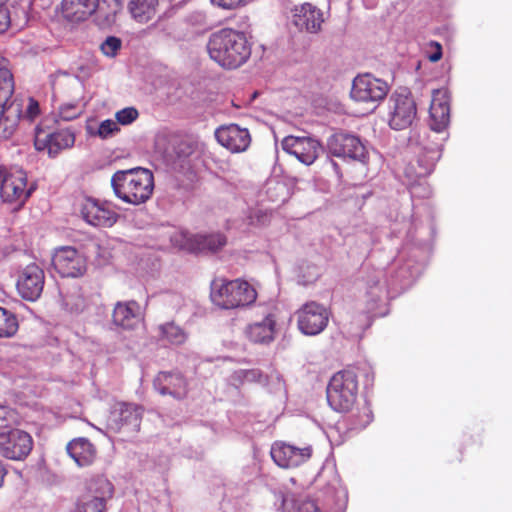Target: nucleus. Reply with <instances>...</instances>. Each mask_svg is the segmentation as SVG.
I'll list each match as a JSON object with an SVG mask.
<instances>
[{
  "instance_id": "f257e3e1",
  "label": "nucleus",
  "mask_w": 512,
  "mask_h": 512,
  "mask_svg": "<svg viewBox=\"0 0 512 512\" xmlns=\"http://www.w3.org/2000/svg\"><path fill=\"white\" fill-rule=\"evenodd\" d=\"M210 58L224 69H236L251 56V44L240 31L224 28L212 33L207 43Z\"/></svg>"
},
{
  "instance_id": "f03ea898",
  "label": "nucleus",
  "mask_w": 512,
  "mask_h": 512,
  "mask_svg": "<svg viewBox=\"0 0 512 512\" xmlns=\"http://www.w3.org/2000/svg\"><path fill=\"white\" fill-rule=\"evenodd\" d=\"M115 196L123 202L140 205L150 199L154 189V177L150 170L136 167L116 171L111 177Z\"/></svg>"
},
{
  "instance_id": "7ed1b4c3",
  "label": "nucleus",
  "mask_w": 512,
  "mask_h": 512,
  "mask_svg": "<svg viewBox=\"0 0 512 512\" xmlns=\"http://www.w3.org/2000/svg\"><path fill=\"white\" fill-rule=\"evenodd\" d=\"M210 298L221 309H236L254 303L257 292L246 281L218 279L211 284Z\"/></svg>"
},
{
  "instance_id": "20e7f679",
  "label": "nucleus",
  "mask_w": 512,
  "mask_h": 512,
  "mask_svg": "<svg viewBox=\"0 0 512 512\" xmlns=\"http://www.w3.org/2000/svg\"><path fill=\"white\" fill-rule=\"evenodd\" d=\"M357 376L352 371L335 373L327 386V401L337 412H348L356 402Z\"/></svg>"
},
{
  "instance_id": "39448f33",
  "label": "nucleus",
  "mask_w": 512,
  "mask_h": 512,
  "mask_svg": "<svg viewBox=\"0 0 512 512\" xmlns=\"http://www.w3.org/2000/svg\"><path fill=\"white\" fill-rule=\"evenodd\" d=\"M35 189L27 184V175L22 169L9 171L0 168V197L4 202L22 206Z\"/></svg>"
},
{
  "instance_id": "423d86ee",
  "label": "nucleus",
  "mask_w": 512,
  "mask_h": 512,
  "mask_svg": "<svg viewBox=\"0 0 512 512\" xmlns=\"http://www.w3.org/2000/svg\"><path fill=\"white\" fill-rule=\"evenodd\" d=\"M171 242L179 249L192 253H215L227 244V238L221 233L191 234L185 231L175 232Z\"/></svg>"
},
{
  "instance_id": "0eeeda50",
  "label": "nucleus",
  "mask_w": 512,
  "mask_h": 512,
  "mask_svg": "<svg viewBox=\"0 0 512 512\" xmlns=\"http://www.w3.org/2000/svg\"><path fill=\"white\" fill-rule=\"evenodd\" d=\"M388 91L387 82L366 73L353 80L351 98L373 110L386 97Z\"/></svg>"
},
{
  "instance_id": "6e6552de",
  "label": "nucleus",
  "mask_w": 512,
  "mask_h": 512,
  "mask_svg": "<svg viewBox=\"0 0 512 512\" xmlns=\"http://www.w3.org/2000/svg\"><path fill=\"white\" fill-rule=\"evenodd\" d=\"M143 409L131 403L113 405L107 418V428L115 433H137L140 430Z\"/></svg>"
},
{
  "instance_id": "1a4fd4ad",
  "label": "nucleus",
  "mask_w": 512,
  "mask_h": 512,
  "mask_svg": "<svg viewBox=\"0 0 512 512\" xmlns=\"http://www.w3.org/2000/svg\"><path fill=\"white\" fill-rule=\"evenodd\" d=\"M113 488L106 478H98L88 484L87 492L76 503L74 512H104L106 501Z\"/></svg>"
},
{
  "instance_id": "9d476101",
  "label": "nucleus",
  "mask_w": 512,
  "mask_h": 512,
  "mask_svg": "<svg viewBox=\"0 0 512 512\" xmlns=\"http://www.w3.org/2000/svg\"><path fill=\"white\" fill-rule=\"evenodd\" d=\"M75 143V133L70 128L47 132L41 127L35 130L34 145L38 151H47L50 157H56L61 151L70 149Z\"/></svg>"
},
{
  "instance_id": "9b49d317",
  "label": "nucleus",
  "mask_w": 512,
  "mask_h": 512,
  "mask_svg": "<svg viewBox=\"0 0 512 512\" xmlns=\"http://www.w3.org/2000/svg\"><path fill=\"white\" fill-rule=\"evenodd\" d=\"M328 151L336 157H348L363 164L368 162V151L361 140L351 134L335 133L327 140Z\"/></svg>"
},
{
  "instance_id": "f8f14e48",
  "label": "nucleus",
  "mask_w": 512,
  "mask_h": 512,
  "mask_svg": "<svg viewBox=\"0 0 512 512\" xmlns=\"http://www.w3.org/2000/svg\"><path fill=\"white\" fill-rule=\"evenodd\" d=\"M416 117V104L408 93H393L389 99V125L394 130L408 128Z\"/></svg>"
},
{
  "instance_id": "ddd939ff",
  "label": "nucleus",
  "mask_w": 512,
  "mask_h": 512,
  "mask_svg": "<svg viewBox=\"0 0 512 512\" xmlns=\"http://www.w3.org/2000/svg\"><path fill=\"white\" fill-rule=\"evenodd\" d=\"M52 265L62 277H79L87 268L85 256L72 246H63L55 250Z\"/></svg>"
},
{
  "instance_id": "4468645a",
  "label": "nucleus",
  "mask_w": 512,
  "mask_h": 512,
  "mask_svg": "<svg viewBox=\"0 0 512 512\" xmlns=\"http://www.w3.org/2000/svg\"><path fill=\"white\" fill-rule=\"evenodd\" d=\"M328 320V311L316 302L306 303L297 311L298 328L305 335L314 336L321 333Z\"/></svg>"
},
{
  "instance_id": "2eb2a0df",
  "label": "nucleus",
  "mask_w": 512,
  "mask_h": 512,
  "mask_svg": "<svg viewBox=\"0 0 512 512\" xmlns=\"http://www.w3.org/2000/svg\"><path fill=\"white\" fill-rule=\"evenodd\" d=\"M31 436L19 429H10L0 436V454L11 460H22L32 450Z\"/></svg>"
},
{
  "instance_id": "dca6fc26",
  "label": "nucleus",
  "mask_w": 512,
  "mask_h": 512,
  "mask_svg": "<svg viewBox=\"0 0 512 512\" xmlns=\"http://www.w3.org/2000/svg\"><path fill=\"white\" fill-rule=\"evenodd\" d=\"M44 271L35 263L24 267L18 276L16 287L21 297L28 301L37 300L44 287Z\"/></svg>"
},
{
  "instance_id": "f3484780",
  "label": "nucleus",
  "mask_w": 512,
  "mask_h": 512,
  "mask_svg": "<svg viewBox=\"0 0 512 512\" xmlns=\"http://www.w3.org/2000/svg\"><path fill=\"white\" fill-rule=\"evenodd\" d=\"M282 148L308 166L313 164L322 152L319 141L311 137L287 136L282 141Z\"/></svg>"
},
{
  "instance_id": "a211bd4d",
  "label": "nucleus",
  "mask_w": 512,
  "mask_h": 512,
  "mask_svg": "<svg viewBox=\"0 0 512 512\" xmlns=\"http://www.w3.org/2000/svg\"><path fill=\"white\" fill-rule=\"evenodd\" d=\"M217 142L232 153L244 152L251 143V136L246 128L231 123L222 125L215 130Z\"/></svg>"
},
{
  "instance_id": "6ab92c4d",
  "label": "nucleus",
  "mask_w": 512,
  "mask_h": 512,
  "mask_svg": "<svg viewBox=\"0 0 512 512\" xmlns=\"http://www.w3.org/2000/svg\"><path fill=\"white\" fill-rule=\"evenodd\" d=\"M312 454V448L306 446L298 448L293 445L276 442L271 448V457L282 468H294L306 462Z\"/></svg>"
},
{
  "instance_id": "aec40b11",
  "label": "nucleus",
  "mask_w": 512,
  "mask_h": 512,
  "mask_svg": "<svg viewBox=\"0 0 512 512\" xmlns=\"http://www.w3.org/2000/svg\"><path fill=\"white\" fill-rule=\"evenodd\" d=\"M323 22V12L311 3L295 6L292 10V24L300 32L318 33Z\"/></svg>"
},
{
  "instance_id": "412c9836",
  "label": "nucleus",
  "mask_w": 512,
  "mask_h": 512,
  "mask_svg": "<svg viewBox=\"0 0 512 512\" xmlns=\"http://www.w3.org/2000/svg\"><path fill=\"white\" fill-rule=\"evenodd\" d=\"M84 220L95 227H111L118 219V214L111 210L106 202L87 199L81 210Z\"/></svg>"
},
{
  "instance_id": "4be33fe9",
  "label": "nucleus",
  "mask_w": 512,
  "mask_h": 512,
  "mask_svg": "<svg viewBox=\"0 0 512 512\" xmlns=\"http://www.w3.org/2000/svg\"><path fill=\"white\" fill-rule=\"evenodd\" d=\"M429 113L432 130L441 132L448 126L450 122V106L447 90L436 89L433 91Z\"/></svg>"
},
{
  "instance_id": "5701e85b",
  "label": "nucleus",
  "mask_w": 512,
  "mask_h": 512,
  "mask_svg": "<svg viewBox=\"0 0 512 512\" xmlns=\"http://www.w3.org/2000/svg\"><path fill=\"white\" fill-rule=\"evenodd\" d=\"M23 112L21 99L13 98L9 103H0V139H10L17 131Z\"/></svg>"
},
{
  "instance_id": "b1692460",
  "label": "nucleus",
  "mask_w": 512,
  "mask_h": 512,
  "mask_svg": "<svg viewBox=\"0 0 512 512\" xmlns=\"http://www.w3.org/2000/svg\"><path fill=\"white\" fill-rule=\"evenodd\" d=\"M153 385L161 395H170L175 399H183L187 395V382L178 373L161 372L155 378Z\"/></svg>"
},
{
  "instance_id": "393cba45",
  "label": "nucleus",
  "mask_w": 512,
  "mask_h": 512,
  "mask_svg": "<svg viewBox=\"0 0 512 512\" xmlns=\"http://www.w3.org/2000/svg\"><path fill=\"white\" fill-rule=\"evenodd\" d=\"M69 456L79 467L91 465L97 456V449L87 438L79 437L71 440L66 447Z\"/></svg>"
},
{
  "instance_id": "a878e982",
  "label": "nucleus",
  "mask_w": 512,
  "mask_h": 512,
  "mask_svg": "<svg viewBox=\"0 0 512 512\" xmlns=\"http://www.w3.org/2000/svg\"><path fill=\"white\" fill-rule=\"evenodd\" d=\"M97 3L98 0H62V13L69 21H84L95 12Z\"/></svg>"
},
{
  "instance_id": "bb28decb",
  "label": "nucleus",
  "mask_w": 512,
  "mask_h": 512,
  "mask_svg": "<svg viewBox=\"0 0 512 512\" xmlns=\"http://www.w3.org/2000/svg\"><path fill=\"white\" fill-rule=\"evenodd\" d=\"M122 7L121 0H98L97 7L94 12L96 25L101 29H107L114 26Z\"/></svg>"
},
{
  "instance_id": "cd10ccee",
  "label": "nucleus",
  "mask_w": 512,
  "mask_h": 512,
  "mask_svg": "<svg viewBox=\"0 0 512 512\" xmlns=\"http://www.w3.org/2000/svg\"><path fill=\"white\" fill-rule=\"evenodd\" d=\"M441 151V146L437 143L421 144L417 159L418 168L415 169V176L424 177L430 174L441 157Z\"/></svg>"
},
{
  "instance_id": "c85d7f7f",
  "label": "nucleus",
  "mask_w": 512,
  "mask_h": 512,
  "mask_svg": "<svg viewBox=\"0 0 512 512\" xmlns=\"http://www.w3.org/2000/svg\"><path fill=\"white\" fill-rule=\"evenodd\" d=\"M246 336L254 343H269L275 335V319L269 314L261 321L249 324L245 329Z\"/></svg>"
},
{
  "instance_id": "c756f323",
  "label": "nucleus",
  "mask_w": 512,
  "mask_h": 512,
  "mask_svg": "<svg viewBox=\"0 0 512 512\" xmlns=\"http://www.w3.org/2000/svg\"><path fill=\"white\" fill-rule=\"evenodd\" d=\"M139 304L136 301L118 302L113 310V322L117 326L132 328L139 316Z\"/></svg>"
},
{
  "instance_id": "7c9ffc66",
  "label": "nucleus",
  "mask_w": 512,
  "mask_h": 512,
  "mask_svg": "<svg viewBox=\"0 0 512 512\" xmlns=\"http://www.w3.org/2000/svg\"><path fill=\"white\" fill-rule=\"evenodd\" d=\"M275 496L280 501V508L285 512H321L312 500L303 501L299 507L296 506V494L287 487L284 490H279Z\"/></svg>"
},
{
  "instance_id": "2f4dec72",
  "label": "nucleus",
  "mask_w": 512,
  "mask_h": 512,
  "mask_svg": "<svg viewBox=\"0 0 512 512\" xmlns=\"http://www.w3.org/2000/svg\"><path fill=\"white\" fill-rule=\"evenodd\" d=\"M157 3L158 0H131L129 10L135 20L145 23L154 16Z\"/></svg>"
},
{
  "instance_id": "473e14b6",
  "label": "nucleus",
  "mask_w": 512,
  "mask_h": 512,
  "mask_svg": "<svg viewBox=\"0 0 512 512\" xmlns=\"http://www.w3.org/2000/svg\"><path fill=\"white\" fill-rule=\"evenodd\" d=\"M14 79L11 71L7 68V61L0 64V103H9L13 99Z\"/></svg>"
},
{
  "instance_id": "72a5a7b5",
  "label": "nucleus",
  "mask_w": 512,
  "mask_h": 512,
  "mask_svg": "<svg viewBox=\"0 0 512 512\" xmlns=\"http://www.w3.org/2000/svg\"><path fill=\"white\" fill-rule=\"evenodd\" d=\"M159 331L162 338L174 345L183 344L187 339L186 332L173 322L159 326Z\"/></svg>"
},
{
  "instance_id": "f704fd0d",
  "label": "nucleus",
  "mask_w": 512,
  "mask_h": 512,
  "mask_svg": "<svg viewBox=\"0 0 512 512\" xmlns=\"http://www.w3.org/2000/svg\"><path fill=\"white\" fill-rule=\"evenodd\" d=\"M18 330V321L14 314L0 307V338L12 337Z\"/></svg>"
},
{
  "instance_id": "c9c22d12",
  "label": "nucleus",
  "mask_w": 512,
  "mask_h": 512,
  "mask_svg": "<svg viewBox=\"0 0 512 512\" xmlns=\"http://www.w3.org/2000/svg\"><path fill=\"white\" fill-rule=\"evenodd\" d=\"M66 307L74 313H81L87 308V301L79 292H73L64 299Z\"/></svg>"
},
{
  "instance_id": "e433bc0d",
  "label": "nucleus",
  "mask_w": 512,
  "mask_h": 512,
  "mask_svg": "<svg viewBox=\"0 0 512 512\" xmlns=\"http://www.w3.org/2000/svg\"><path fill=\"white\" fill-rule=\"evenodd\" d=\"M122 47V41L115 36L107 37L100 45L101 52L107 57H115Z\"/></svg>"
},
{
  "instance_id": "4c0bfd02",
  "label": "nucleus",
  "mask_w": 512,
  "mask_h": 512,
  "mask_svg": "<svg viewBox=\"0 0 512 512\" xmlns=\"http://www.w3.org/2000/svg\"><path fill=\"white\" fill-rule=\"evenodd\" d=\"M239 377L244 382H250V383H259L263 385H268V377L265 376L260 370L258 369H250V370H241L238 372Z\"/></svg>"
},
{
  "instance_id": "58836bf2",
  "label": "nucleus",
  "mask_w": 512,
  "mask_h": 512,
  "mask_svg": "<svg viewBox=\"0 0 512 512\" xmlns=\"http://www.w3.org/2000/svg\"><path fill=\"white\" fill-rule=\"evenodd\" d=\"M119 131L120 128L117 122L111 119H107L100 123L95 135L99 136L102 139H107L109 137H112Z\"/></svg>"
},
{
  "instance_id": "ea45409f",
  "label": "nucleus",
  "mask_w": 512,
  "mask_h": 512,
  "mask_svg": "<svg viewBox=\"0 0 512 512\" xmlns=\"http://www.w3.org/2000/svg\"><path fill=\"white\" fill-rule=\"evenodd\" d=\"M138 115V111L135 108L127 107L116 112L115 117L117 124L129 125L138 118Z\"/></svg>"
},
{
  "instance_id": "a19ab883",
  "label": "nucleus",
  "mask_w": 512,
  "mask_h": 512,
  "mask_svg": "<svg viewBox=\"0 0 512 512\" xmlns=\"http://www.w3.org/2000/svg\"><path fill=\"white\" fill-rule=\"evenodd\" d=\"M15 417L12 410L0 405V436L5 434L14 423Z\"/></svg>"
},
{
  "instance_id": "79ce46f5",
  "label": "nucleus",
  "mask_w": 512,
  "mask_h": 512,
  "mask_svg": "<svg viewBox=\"0 0 512 512\" xmlns=\"http://www.w3.org/2000/svg\"><path fill=\"white\" fill-rule=\"evenodd\" d=\"M82 114V109L75 104H65L60 107L59 116L65 121L73 120Z\"/></svg>"
},
{
  "instance_id": "37998d69",
  "label": "nucleus",
  "mask_w": 512,
  "mask_h": 512,
  "mask_svg": "<svg viewBox=\"0 0 512 512\" xmlns=\"http://www.w3.org/2000/svg\"><path fill=\"white\" fill-rule=\"evenodd\" d=\"M245 0H211V3L222 9L231 10L239 7Z\"/></svg>"
},
{
  "instance_id": "c03bdc74",
  "label": "nucleus",
  "mask_w": 512,
  "mask_h": 512,
  "mask_svg": "<svg viewBox=\"0 0 512 512\" xmlns=\"http://www.w3.org/2000/svg\"><path fill=\"white\" fill-rule=\"evenodd\" d=\"M10 23L8 10L5 5H0V33L6 31Z\"/></svg>"
},
{
  "instance_id": "a18cd8bd",
  "label": "nucleus",
  "mask_w": 512,
  "mask_h": 512,
  "mask_svg": "<svg viewBox=\"0 0 512 512\" xmlns=\"http://www.w3.org/2000/svg\"><path fill=\"white\" fill-rule=\"evenodd\" d=\"M429 45H430V47L434 48L435 51L428 56V59L434 63L438 62L442 58L441 44L436 41H431Z\"/></svg>"
},
{
  "instance_id": "49530a36",
  "label": "nucleus",
  "mask_w": 512,
  "mask_h": 512,
  "mask_svg": "<svg viewBox=\"0 0 512 512\" xmlns=\"http://www.w3.org/2000/svg\"><path fill=\"white\" fill-rule=\"evenodd\" d=\"M27 116L30 118V119H33L34 117H36L39 113V105H38V102L33 100V99H29V104L27 106Z\"/></svg>"
},
{
  "instance_id": "de8ad7c7",
  "label": "nucleus",
  "mask_w": 512,
  "mask_h": 512,
  "mask_svg": "<svg viewBox=\"0 0 512 512\" xmlns=\"http://www.w3.org/2000/svg\"><path fill=\"white\" fill-rule=\"evenodd\" d=\"M271 378H272V380H275V384H274V387H272L270 390L272 392L281 391L284 386L281 377L279 375H275V376H272Z\"/></svg>"
},
{
  "instance_id": "09e8293b",
  "label": "nucleus",
  "mask_w": 512,
  "mask_h": 512,
  "mask_svg": "<svg viewBox=\"0 0 512 512\" xmlns=\"http://www.w3.org/2000/svg\"><path fill=\"white\" fill-rule=\"evenodd\" d=\"M8 0H0V5H5Z\"/></svg>"
},
{
  "instance_id": "8fccbe9b",
  "label": "nucleus",
  "mask_w": 512,
  "mask_h": 512,
  "mask_svg": "<svg viewBox=\"0 0 512 512\" xmlns=\"http://www.w3.org/2000/svg\"><path fill=\"white\" fill-rule=\"evenodd\" d=\"M4 62V58H0V64Z\"/></svg>"
},
{
  "instance_id": "3c124183",
  "label": "nucleus",
  "mask_w": 512,
  "mask_h": 512,
  "mask_svg": "<svg viewBox=\"0 0 512 512\" xmlns=\"http://www.w3.org/2000/svg\"><path fill=\"white\" fill-rule=\"evenodd\" d=\"M281 189H284V186L282 184L278 185Z\"/></svg>"
}]
</instances>
